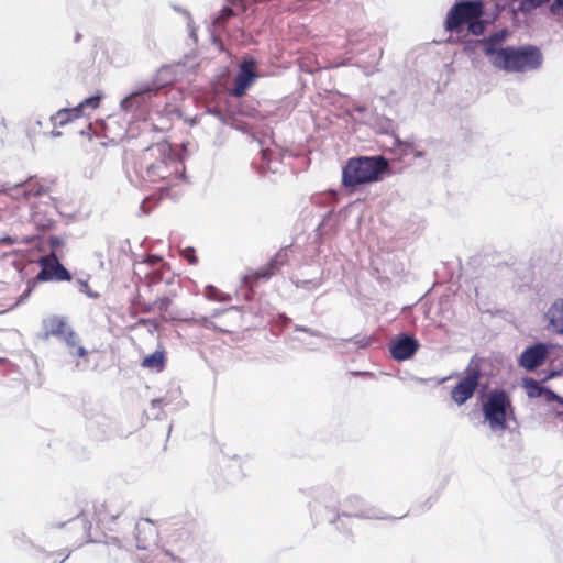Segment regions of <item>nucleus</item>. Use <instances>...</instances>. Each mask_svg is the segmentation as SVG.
<instances>
[{"label": "nucleus", "mask_w": 563, "mask_h": 563, "mask_svg": "<svg viewBox=\"0 0 563 563\" xmlns=\"http://www.w3.org/2000/svg\"><path fill=\"white\" fill-rule=\"evenodd\" d=\"M140 547H141V548H143V549H145V548H146V544H145V543H142Z\"/></svg>", "instance_id": "2f4dec72"}, {"label": "nucleus", "mask_w": 563, "mask_h": 563, "mask_svg": "<svg viewBox=\"0 0 563 563\" xmlns=\"http://www.w3.org/2000/svg\"><path fill=\"white\" fill-rule=\"evenodd\" d=\"M16 196H23L25 199L40 197L48 192V187L35 178H30L24 184L15 188Z\"/></svg>", "instance_id": "f3484780"}, {"label": "nucleus", "mask_w": 563, "mask_h": 563, "mask_svg": "<svg viewBox=\"0 0 563 563\" xmlns=\"http://www.w3.org/2000/svg\"><path fill=\"white\" fill-rule=\"evenodd\" d=\"M150 91H151L150 87H146L140 91L132 92L130 96H128L126 98H124L122 100V102H121L122 109H124L125 111L131 110L132 107L136 103L137 99L145 93H150Z\"/></svg>", "instance_id": "5701e85b"}, {"label": "nucleus", "mask_w": 563, "mask_h": 563, "mask_svg": "<svg viewBox=\"0 0 563 563\" xmlns=\"http://www.w3.org/2000/svg\"><path fill=\"white\" fill-rule=\"evenodd\" d=\"M143 368L159 373L166 366V353L163 347L145 356L141 363Z\"/></svg>", "instance_id": "a211bd4d"}, {"label": "nucleus", "mask_w": 563, "mask_h": 563, "mask_svg": "<svg viewBox=\"0 0 563 563\" xmlns=\"http://www.w3.org/2000/svg\"><path fill=\"white\" fill-rule=\"evenodd\" d=\"M523 386L530 398L541 397L542 395H544L548 400L556 398V395L553 391L540 386L534 379H526Z\"/></svg>", "instance_id": "aec40b11"}, {"label": "nucleus", "mask_w": 563, "mask_h": 563, "mask_svg": "<svg viewBox=\"0 0 563 563\" xmlns=\"http://www.w3.org/2000/svg\"><path fill=\"white\" fill-rule=\"evenodd\" d=\"M185 321L187 323H190V324H197V325L203 327L206 329H212V330H216V331H219V332H223V333L231 332L230 329H228L225 327L217 325L214 322H212L207 317H201V318H198V319L191 318V319H186Z\"/></svg>", "instance_id": "4be33fe9"}, {"label": "nucleus", "mask_w": 563, "mask_h": 563, "mask_svg": "<svg viewBox=\"0 0 563 563\" xmlns=\"http://www.w3.org/2000/svg\"><path fill=\"white\" fill-rule=\"evenodd\" d=\"M180 256L185 258L190 265H197L198 264V257L196 255V250L191 246H186L181 249Z\"/></svg>", "instance_id": "393cba45"}, {"label": "nucleus", "mask_w": 563, "mask_h": 563, "mask_svg": "<svg viewBox=\"0 0 563 563\" xmlns=\"http://www.w3.org/2000/svg\"><path fill=\"white\" fill-rule=\"evenodd\" d=\"M547 353V347L543 344L530 346L521 353L520 365L528 371H533L543 364Z\"/></svg>", "instance_id": "ddd939ff"}, {"label": "nucleus", "mask_w": 563, "mask_h": 563, "mask_svg": "<svg viewBox=\"0 0 563 563\" xmlns=\"http://www.w3.org/2000/svg\"><path fill=\"white\" fill-rule=\"evenodd\" d=\"M483 14L484 4L479 0L457 2L448 12L445 29L460 31L463 25H467L473 35H482L485 31L484 21L481 20Z\"/></svg>", "instance_id": "20e7f679"}, {"label": "nucleus", "mask_w": 563, "mask_h": 563, "mask_svg": "<svg viewBox=\"0 0 563 563\" xmlns=\"http://www.w3.org/2000/svg\"><path fill=\"white\" fill-rule=\"evenodd\" d=\"M60 340L66 343L70 353L77 357H85L87 355V350L79 344V336L71 328Z\"/></svg>", "instance_id": "6ab92c4d"}, {"label": "nucleus", "mask_w": 563, "mask_h": 563, "mask_svg": "<svg viewBox=\"0 0 563 563\" xmlns=\"http://www.w3.org/2000/svg\"><path fill=\"white\" fill-rule=\"evenodd\" d=\"M257 78L256 63L254 59H244L240 64L239 73L234 78L233 88L230 89V95L235 98L243 97L247 89L254 84Z\"/></svg>", "instance_id": "1a4fd4ad"}, {"label": "nucleus", "mask_w": 563, "mask_h": 563, "mask_svg": "<svg viewBox=\"0 0 563 563\" xmlns=\"http://www.w3.org/2000/svg\"><path fill=\"white\" fill-rule=\"evenodd\" d=\"M231 15H233V10L231 8L227 7V8L222 9L220 18L225 20V19L230 18Z\"/></svg>", "instance_id": "c756f323"}, {"label": "nucleus", "mask_w": 563, "mask_h": 563, "mask_svg": "<svg viewBox=\"0 0 563 563\" xmlns=\"http://www.w3.org/2000/svg\"><path fill=\"white\" fill-rule=\"evenodd\" d=\"M368 344H369V340H366V342H365V343H363V344H362V346H366V345H368Z\"/></svg>", "instance_id": "7c9ffc66"}, {"label": "nucleus", "mask_w": 563, "mask_h": 563, "mask_svg": "<svg viewBox=\"0 0 563 563\" xmlns=\"http://www.w3.org/2000/svg\"><path fill=\"white\" fill-rule=\"evenodd\" d=\"M419 349V343L413 336L399 335L389 346L390 355L396 361H405L412 357Z\"/></svg>", "instance_id": "f8f14e48"}, {"label": "nucleus", "mask_w": 563, "mask_h": 563, "mask_svg": "<svg viewBox=\"0 0 563 563\" xmlns=\"http://www.w3.org/2000/svg\"><path fill=\"white\" fill-rule=\"evenodd\" d=\"M508 36L507 30H500L498 32H495L494 34H490L488 37L481 41L483 47H484V54L489 58V62L497 57L500 48L498 45L503 43Z\"/></svg>", "instance_id": "2eb2a0df"}, {"label": "nucleus", "mask_w": 563, "mask_h": 563, "mask_svg": "<svg viewBox=\"0 0 563 563\" xmlns=\"http://www.w3.org/2000/svg\"><path fill=\"white\" fill-rule=\"evenodd\" d=\"M47 242L52 247V252H55V250L62 245V240L58 236H49Z\"/></svg>", "instance_id": "bb28decb"}, {"label": "nucleus", "mask_w": 563, "mask_h": 563, "mask_svg": "<svg viewBox=\"0 0 563 563\" xmlns=\"http://www.w3.org/2000/svg\"><path fill=\"white\" fill-rule=\"evenodd\" d=\"M177 296V292L176 290H173L170 291L169 295L167 296H162L159 298H157L153 303H152V310H156L159 312V314L163 317V318H167V313H168V309L173 302V298H175ZM150 309H147L146 311H150Z\"/></svg>", "instance_id": "412c9836"}, {"label": "nucleus", "mask_w": 563, "mask_h": 563, "mask_svg": "<svg viewBox=\"0 0 563 563\" xmlns=\"http://www.w3.org/2000/svg\"><path fill=\"white\" fill-rule=\"evenodd\" d=\"M548 327L558 334H563V299L555 300L545 313Z\"/></svg>", "instance_id": "dca6fc26"}, {"label": "nucleus", "mask_w": 563, "mask_h": 563, "mask_svg": "<svg viewBox=\"0 0 563 563\" xmlns=\"http://www.w3.org/2000/svg\"><path fill=\"white\" fill-rule=\"evenodd\" d=\"M482 373L477 366L467 367L465 376L451 390L453 401L461 406L471 399L479 385Z\"/></svg>", "instance_id": "0eeeda50"}, {"label": "nucleus", "mask_w": 563, "mask_h": 563, "mask_svg": "<svg viewBox=\"0 0 563 563\" xmlns=\"http://www.w3.org/2000/svg\"><path fill=\"white\" fill-rule=\"evenodd\" d=\"M122 514V504L114 499L97 500L93 505V518L102 530H117V520Z\"/></svg>", "instance_id": "423d86ee"}, {"label": "nucleus", "mask_w": 563, "mask_h": 563, "mask_svg": "<svg viewBox=\"0 0 563 563\" xmlns=\"http://www.w3.org/2000/svg\"><path fill=\"white\" fill-rule=\"evenodd\" d=\"M511 409V401L505 390H493L483 404V413L493 430L507 428V410Z\"/></svg>", "instance_id": "39448f33"}, {"label": "nucleus", "mask_w": 563, "mask_h": 563, "mask_svg": "<svg viewBox=\"0 0 563 563\" xmlns=\"http://www.w3.org/2000/svg\"><path fill=\"white\" fill-rule=\"evenodd\" d=\"M133 170L143 183L157 185L158 189H169L185 170L183 162L165 141L142 150L133 158Z\"/></svg>", "instance_id": "f257e3e1"}, {"label": "nucleus", "mask_w": 563, "mask_h": 563, "mask_svg": "<svg viewBox=\"0 0 563 563\" xmlns=\"http://www.w3.org/2000/svg\"><path fill=\"white\" fill-rule=\"evenodd\" d=\"M389 172V162L383 155L355 156L342 167V187L355 191L358 187L383 180Z\"/></svg>", "instance_id": "f03ea898"}, {"label": "nucleus", "mask_w": 563, "mask_h": 563, "mask_svg": "<svg viewBox=\"0 0 563 563\" xmlns=\"http://www.w3.org/2000/svg\"><path fill=\"white\" fill-rule=\"evenodd\" d=\"M288 262V252L285 249L279 250L271 261L262 268L251 273L246 279L253 284L260 279H269Z\"/></svg>", "instance_id": "9b49d317"}, {"label": "nucleus", "mask_w": 563, "mask_h": 563, "mask_svg": "<svg viewBox=\"0 0 563 563\" xmlns=\"http://www.w3.org/2000/svg\"><path fill=\"white\" fill-rule=\"evenodd\" d=\"M69 329L70 327L64 317L49 316L43 320V333L45 339L55 336L60 340Z\"/></svg>", "instance_id": "4468645a"}, {"label": "nucleus", "mask_w": 563, "mask_h": 563, "mask_svg": "<svg viewBox=\"0 0 563 563\" xmlns=\"http://www.w3.org/2000/svg\"><path fill=\"white\" fill-rule=\"evenodd\" d=\"M148 265L151 266H154L158 263L162 262V258L159 256H156V255H150L146 261H145Z\"/></svg>", "instance_id": "c85d7f7f"}, {"label": "nucleus", "mask_w": 563, "mask_h": 563, "mask_svg": "<svg viewBox=\"0 0 563 563\" xmlns=\"http://www.w3.org/2000/svg\"><path fill=\"white\" fill-rule=\"evenodd\" d=\"M549 0H521L518 5V11L520 12H530L542 4L547 3Z\"/></svg>", "instance_id": "b1692460"}, {"label": "nucleus", "mask_w": 563, "mask_h": 563, "mask_svg": "<svg viewBox=\"0 0 563 563\" xmlns=\"http://www.w3.org/2000/svg\"><path fill=\"white\" fill-rule=\"evenodd\" d=\"M542 60L540 49L533 45L508 46L500 47L497 57L492 60V65L495 68L510 73H525L539 68Z\"/></svg>", "instance_id": "7ed1b4c3"}, {"label": "nucleus", "mask_w": 563, "mask_h": 563, "mask_svg": "<svg viewBox=\"0 0 563 563\" xmlns=\"http://www.w3.org/2000/svg\"><path fill=\"white\" fill-rule=\"evenodd\" d=\"M101 97L92 96L86 98L81 101L77 107L70 109H62L56 112L55 115L52 117V120L55 125L63 126L76 119H79L85 115V110L90 109L95 110L100 106Z\"/></svg>", "instance_id": "9d476101"}, {"label": "nucleus", "mask_w": 563, "mask_h": 563, "mask_svg": "<svg viewBox=\"0 0 563 563\" xmlns=\"http://www.w3.org/2000/svg\"><path fill=\"white\" fill-rule=\"evenodd\" d=\"M550 11L553 14H561V13H563V0H554L553 3L550 7Z\"/></svg>", "instance_id": "a878e982"}, {"label": "nucleus", "mask_w": 563, "mask_h": 563, "mask_svg": "<svg viewBox=\"0 0 563 563\" xmlns=\"http://www.w3.org/2000/svg\"><path fill=\"white\" fill-rule=\"evenodd\" d=\"M146 526H151V521L148 519H144L136 523V537L140 538V533L145 529Z\"/></svg>", "instance_id": "cd10ccee"}, {"label": "nucleus", "mask_w": 563, "mask_h": 563, "mask_svg": "<svg viewBox=\"0 0 563 563\" xmlns=\"http://www.w3.org/2000/svg\"><path fill=\"white\" fill-rule=\"evenodd\" d=\"M219 313H220L219 311H216V312L213 313V317H217Z\"/></svg>", "instance_id": "473e14b6"}, {"label": "nucleus", "mask_w": 563, "mask_h": 563, "mask_svg": "<svg viewBox=\"0 0 563 563\" xmlns=\"http://www.w3.org/2000/svg\"><path fill=\"white\" fill-rule=\"evenodd\" d=\"M38 264L41 266V271L35 277L37 282L71 280V274L60 264L55 252H51V254L42 256L38 260Z\"/></svg>", "instance_id": "6e6552de"}]
</instances>
